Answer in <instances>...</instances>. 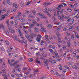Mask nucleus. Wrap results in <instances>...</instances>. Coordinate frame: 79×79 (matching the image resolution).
Here are the masks:
<instances>
[{
  "mask_svg": "<svg viewBox=\"0 0 79 79\" xmlns=\"http://www.w3.org/2000/svg\"><path fill=\"white\" fill-rule=\"evenodd\" d=\"M44 65L45 66H48V63H47V62H46V63H45Z\"/></svg>",
  "mask_w": 79,
  "mask_h": 79,
  "instance_id": "c85d7f7f",
  "label": "nucleus"
},
{
  "mask_svg": "<svg viewBox=\"0 0 79 79\" xmlns=\"http://www.w3.org/2000/svg\"><path fill=\"white\" fill-rule=\"evenodd\" d=\"M71 39H74L75 38L76 39V37H74V35H73L71 36Z\"/></svg>",
  "mask_w": 79,
  "mask_h": 79,
  "instance_id": "f8f14e48",
  "label": "nucleus"
},
{
  "mask_svg": "<svg viewBox=\"0 0 79 79\" xmlns=\"http://www.w3.org/2000/svg\"><path fill=\"white\" fill-rule=\"evenodd\" d=\"M21 12H19L18 13V15L19 16H20V15H21Z\"/></svg>",
  "mask_w": 79,
  "mask_h": 79,
  "instance_id": "f704fd0d",
  "label": "nucleus"
},
{
  "mask_svg": "<svg viewBox=\"0 0 79 79\" xmlns=\"http://www.w3.org/2000/svg\"><path fill=\"white\" fill-rule=\"evenodd\" d=\"M40 27H42V24H40Z\"/></svg>",
  "mask_w": 79,
  "mask_h": 79,
  "instance_id": "774afa93",
  "label": "nucleus"
},
{
  "mask_svg": "<svg viewBox=\"0 0 79 79\" xmlns=\"http://www.w3.org/2000/svg\"><path fill=\"white\" fill-rule=\"evenodd\" d=\"M27 68H23V69H24V70H27Z\"/></svg>",
  "mask_w": 79,
  "mask_h": 79,
  "instance_id": "603ef678",
  "label": "nucleus"
},
{
  "mask_svg": "<svg viewBox=\"0 0 79 79\" xmlns=\"http://www.w3.org/2000/svg\"><path fill=\"white\" fill-rule=\"evenodd\" d=\"M32 12L33 14L35 15V13H36V12H35V10H32Z\"/></svg>",
  "mask_w": 79,
  "mask_h": 79,
  "instance_id": "1a4fd4ad",
  "label": "nucleus"
},
{
  "mask_svg": "<svg viewBox=\"0 0 79 79\" xmlns=\"http://www.w3.org/2000/svg\"><path fill=\"white\" fill-rule=\"evenodd\" d=\"M7 77V76H5V78L4 79H8V78H6Z\"/></svg>",
  "mask_w": 79,
  "mask_h": 79,
  "instance_id": "bf43d9fd",
  "label": "nucleus"
},
{
  "mask_svg": "<svg viewBox=\"0 0 79 79\" xmlns=\"http://www.w3.org/2000/svg\"><path fill=\"white\" fill-rule=\"evenodd\" d=\"M13 37L14 39V40H17V39H18L17 38V36H16L15 35H14L13 36Z\"/></svg>",
  "mask_w": 79,
  "mask_h": 79,
  "instance_id": "39448f33",
  "label": "nucleus"
},
{
  "mask_svg": "<svg viewBox=\"0 0 79 79\" xmlns=\"http://www.w3.org/2000/svg\"><path fill=\"white\" fill-rule=\"evenodd\" d=\"M61 6H62V7H64L63 5H59L58 6V8H61Z\"/></svg>",
  "mask_w": 79,
  "mask_h": 79,
  "instance_id": "0eeeda50",
  "label": "nucleus"
},
{
  "mask_svg": "<svg viewBox=\"0 0 79 79\" xmlns=\"http://www.w3.org/2000/svg\"><path fill=\"white\" fill-rule=\"evenodd\" d=\"M45 6H48V4H47V2H46L43 4Z\"/></svg>",
  "mask_w": 79,
  "mask_h": 79,
  "instance_id": "9b49d317",
  "label": "nucleus"
},
{
  "mask_svg": "<svg viewBox=\"0 0 79 79\" xmlns=\"http://www.w3.org/2000/svg\"><path fill=\"white\" fill-rule=\"evenodd\" d=\"M29 61H30V62H32V61H33V59H30V60H29Z\"/></svg>",
  "mask_w": 79,
  "mask_h": 79,
  "instance_id": "864d4df0",
  "label": "nucleus"
},
{
  "mask_svg": "<svg viewBox=\"0 0 79 79\" xmlns=\"http://www.w3.org/2000/svg\"><path fill=\"white\" fill-rule=\"evenodd\" d=\"M10 23H11V24H12V25H13V24H14V22H13V21H11L10 22Z\"/></svg>",
  "mask_w": 79,
  "mask_h": 79,
  "instance_id": "bb28decb",
  "label": "nucleus"
},
{
  "mask_svg": "<svg viewBox=\"0 0 79 79\" xmlns=\"http://www.w3.org/2000/svg\"><path fill=\"white\" fill-rule=\"evenodd\" d=\"M61 4L62 5H64V6H66L67 5H66L65 3H61Z\"/></svg>",
  "mask_w": 79,
  "mask_h": 79,
  "instance_id": "cd10ccee",
  "label": "nucleus"
},
{
  "mask_svg": "<svg viewBox=\"0 0 79 79\" xmlns=\"http://www.w3.org/2000/svg\"><path fill=\"white\" fill-rule=\"evenodd\" d=\"M61 29H60V28H57V31H60Z\"/></svg>",
  "mask_w": 79,
  "mask_h": 79,
  "instance_id": "5fc2aeb1",
  "label": "nucleus"
},
{
  "mask_svg": "<svg viewBox=\"0 0 79 79\" xmlns=\"http://www.w3.org/2000/svg\"><path fill=\"white\" fill-rule=\"evenodd\" d=\"M60 10L57 11V15L59 16L60 15V14H59V13H60Z\"/></svg>",
  "mask_w": 79,
  "mask_h": 79,
  "instance_id": "f3484780",
  "label": "nucleus"
},
{
  "mask_svg": "<svg viewBox=\"0 0 79 79\" xmlns=\"http://www.w3.org/2000/svg\"><path fill=\"white\" fill-rule=\"evenodd\" d=\"M10 0H7V1L6 2L7 3V4H10Z\"/></svg>",
  "mask_w": 79,
  "mask_h": 79,
  "instance_id": "2eb2a0df",
  "label": "nucleus"
},
{
  "mask_svg": "<svg viewBox=\"0 0 79 79\" xmlns=\"http://www.w3.org/2000/svg\"><path fill=\"white\" fill-rule=\"evenodd\" d=\"M68 60H69V59H71V57H68Z\"/></svg>",
  "mask_w": 79,
  "mask_h": 79,
  "instance_id": "338daca9",
  "label": "nucleus"
},
{
  "mask_svg": "<svg viewBox=\"0 0 79 79\" xmlns=\"http://www.w3.org/2000/svg\"><path fill=\"white\" fill-rule=\"evenodd\" d=\"M25 37L30 42H31V41H32V40L31 38V36L29 35H25Z\"/></svg>",
  "mask_w": 79,
  "mask_h": 79,
  "instance_id": "f257e3e1",
  "label": "nucleus"
},
{
  "mask_svg": "<svg viewBox=\"0 0 79 79\" xmlns=\"http://www.w3.org/2000/svg\"><path fill=\"white\" fill-rule=\"evenodd\" d=\"M2 13H5V10H3L2 11Z\"/></svg>",
  "mask_w": 79,
  "mask_h": 79,
  "instance_id": "473e14b6",
  "label": "nucleus"
},
{
  "mask_svg": "<svg viewBox=\"0 0 79 79\" xmlns=\"http://www.w3.org/2000/svg\"><path fill=\"white\" fill-rule=\"evenodd\" d=\"M55 74H56V75H58V73L57 72H56L55 73Z\"/></svg>",
  "mask_w": 79,
  "mask_h": 79,
  "instance_id": "e2e57ef3",
  "label": "nucleus"
},
{
  "mask_svg": "<svg viewBox=\"0 0 79 79\" xmlns=\"http://www.w3.org/2000/svg\"><path fill=\"white\" fill-rule=\"evenodd\" d=\"M63 11H64V9H63L61 11V12H63Z\"/></svg>",
  "mask_w": 79,
  "mask_h": 79,
  "instance_id": "4d7b16f0",
  "label": "nucleus"
},
{
  "mask_svg": "<svg viewBox=\"0 0 79 79\" xmlns=\"http://www.w3.org/2000/svg\"><path fill=\"white\" fill-rule=\"evenodd\" d=\"M33 35L35 36V37H38V35H36L35 34H34Z\"/></svg>",
  "mask_w": 79,
  "mask_h": 79,
  "instance_id": "79ce46f5",
  "label": "nucleus"
},
{
  "mask_svg": "<svg viewBox=\"0 0 79 79\" xmlns=\"http://www.w3.org/2000/svg\"><path fill=\"white\" fill-rule=\"evenodd\" d=\"M29 17H30V18H31H31H32V15H29Z\"/></svg>",
  "mask_w": 79,
  "mask_h": 79,
  "instance_id": "69168bd1",
  "label": "nucleus"
},
{
  "mask_svg": "<svg viewBox=\"0 0 79 79\" xmlns=\"http://www.w3.org/2000/svg\"><path fill=\"white\" fill-rule=\"evenodd\" d=\"M34 72L35 73H37L38 72V70H34Z\"/></svg>",
  "mask_w": 79,
  "mask_h": 79,
  "instance_id": "5701e85b",
  "label": "nucleus"
},
{
  "mask_svg": "<svg viewBox=\"0 0 79 79\" xmlns=\"http://www.w3.org/2000/svg\"><path fill=\"white\" fill-rule=\"evenodd\" d=\"M30 3H31L30 2H28L26 4L27 5H29V4H30Z\"/></svg>",
  "mask_w": 79,
  "mask_h": 79,
  "instance_id": "72a5a7b5",
  "label": "nucleus"
},
{
  "mask_svg": "<svg viewBox=\"0 0 79 79\" xmlns=\"http://www.w3.org/2000/svg\"><path fill=\"white\" fill-rule=\"evenodd\" d=\"M52 3V2L51 3H50L47 2L48 6V5H51Z\"/></svg>",
  "mask_w": 79,
  "mask_h": 79,
  "instance_id": "2f4dec72",
  "label": "nucleus"
},
{
  "mask_svg": "<svg viewBox=\"0 0 79 79\" xmlns=\"http://www.w3.org/2000/svg\"><path fill=\"white\" fill-rule=\"evenodd\" d=\"M16 40H17V41H19V42H21V40H20V39H19V38H17Z\"/></svg>",
  "mask_w": 79,
  "mask_h": 79,
  "instance_id": "412c9836",
  "label": "nucleus"
},
{
  "mask_svg": "<svg viewBox=\"0 0 79 79\" xmlns=\"http://www.w3.org/2000/svg\"><path fill=\"white\" fill-rule=\"evenodd\" d=\"M32 23H34L35 24H36L37 23V22H36V21L34 20H33L32 21Z\"/></svg>",
  "mask_w": 79,
  "mask_h": 79,
  "instance_id": "6ab92c4d",
  "label": "nucleus"
},
{
  "mask_svg": "<svg viewBox=\"0 0 79 79\" xmlns=\"http://www.w3.org/2000/svg\"><path fill=\"white\" fill-rule=\"evenodd\" d=\"M19 65L17 64V66H15V68H19Z\"/></svg>",
  "mask_w": 79,
  "mask_h": 79,
  "instance_id": "dca6fc26",
  "label": "nucleus"
},
{
  "mask_svg": "<svg viewBox=\"0 0 79 79\" xmlns=\"http://www.w3.org/2000/svg\"><path fill=\"white\" fill-rule=\"evenodd\" d=\"M21 6H22V7L23 6V2H22L21 3Z\"/></svg>",
  "mask_w": 79,
  "mask_h": 79,
  "instance_id": "c03bdc74",
  "label": "nucleus"
},
{
  "mask_svg": "<svg viewBox=\"0 0 79 79\" xmlns=\"http://www.w3.org/2000/svg\"><path fill=\"white\" fill-rule=\"evenodd\" d=\"M70 44H71V43H70V42H69V43L68 44V47H71V46L70 45Z\"/></svg>",
  "mask_w": 79,
  "mask_h": 79,
  "instance_id": "b1692460",
  "label": "nucleus"
},
{
  "mask_svg": "<svg viewBox=\"0 0 79 79\" xmlns=\"http://www.w3.org/2000/svg\"><path fill=\"white\" fill-rule=\"evenodd\" d=\"M34 25L31 24H30V26L31 27H34Z\"/></svg>",
  "mask_w": 79,
  "mask_h": 79,
  "instance_id": "a211bd4d",
  "label": "nucleus"
},
{
  "mask_svg": "<svg viewBox=\"0 0 79 79\" xmlns=\"http://www.w3.org/2000/svg\"><path fill=\"white\" fill-rule=\"evenodd\" d=\"M15 61V60H13V59H12V60H11V63H12V62H14V61Z\"/></svg>",
  "mask_w": 79,
  "mask_h": 79,
  "instance_id": "a18cd8bd",
  "label": "nucleus"
},
{
  "mask_svg": "<svg viewBox=\"0 0 79 79\" xmlns=\"http://www.w3.org/2000/svg\"><path fill=\"white\" fill-rule=\"evenodd\" d=\"M23 31L25 33H26V34L28 33V32L27 31H26V30H24Z\"/></svg>",
  "mask_w": 79,
  "mask_h": 79,
  "instance_id": "58836bf2",
  "label": "nucleus"
},
{
  "mask_svg": "<svg viewBox=\"0 0 79 79\" xmlns=\"http://www.w3.org/2000/svg\"><path fill=\"white\" fill-rule=\"evenodd\" d=\"M16 4H15V3L13 4V7H15V6H16Z\"/></svg>",
  "mask_w": 79,
  "mask_h": 79,
  "instance_id": "8fccbe9b",
  "label": "nucleus"
},
{
  "mask_svg": "<svg viewBox=\"0 0 79 79\" xmlns=\"http://www.w3.org/2000/svg\"><path fill=\"white\" fill-rule=\"evenodd\" d=\"M18 63V61H16L13 64H11L10 65L11 66H15Z\"/></svg>",
  "mask_w": 79,
  "mask_h": 79,
  "instance_id": "f03ea898",
  "label": "nucleus"
},
{
  "mask_svg": "<svg viewBox=\"0 0 79 79\" xmlns=\"http://www.w3.org/2000/svg\"><path fill=\"white\" fill-rule=\"evenodd\" d=\"M36 40L37 41V42H40V38L37 37Z\"/></svg>",
  "mask_w": 79,
  "mask_h": 79,
  "instance_id": "9d476101",
  "label": "nucleus"
},
{
  "mask_svg": "<svg viewBox=\"0 0 79 79\" xmlns=\"http://www.w3.org/2000/svg\"><path fill=\"white\" fill-rule=\"evenodd\" d=\"M16 11V9H15V10L14 9H12L11 10V12H15V11Z\"/></svg>",
  "mask_w": 79,
  "mask_h": 79,
  "instance_id": "6e6552de",
  "label": "nucleus"
},
{
  "mask_svg": "<svg viewBox=\"0 0 79 79\" xmlns=\"http://www.w3.org/2000/svg\"><path fill=\"white\" fill-rule=\"evenodd\" d=\"M0 61H1V63H2V62H3V59H0Z\"/></svg>",
  "mask_w": 79,
  "mask_h": 79,
  "instance_id": "052dcab7",
  "label": "nucleus"
},
{
  "mask_svg": "<svg viewBox=\"0 0 79 79\" xmlns=\"http://www.w3.org/2000/svg\"><path fill=\"white\" fill-rule=\"evenodd\" d=\"M76 66L75 65L73 66V68H76Z\"/></svg>",
  "mask_w": 79,
  "mask_h": 79,
  "instance_id": "6e6d98bb",
  "label": "nucleus"
},
{
  "mask_svg": "<svg viewBox=\"0 0 79 79\" xmlns=\"http://www.w3.org/2000/svg\"><path fill=\"white\" fill-rule=\"evenodd\" d=\"M55 55H56V56H58V53H55Z\"/></svg>",
  "mask_w": 79,
  "mask_h": 79,
  "instance_id": "ea45409f",
  "label": "nucleus"
},
{
  "mask_svg": "<svg viewBox=\"0 0 79 79\" xmlns=\"http://www.w3.org/2000/svg\"><path fill=\"white\" fill-rule=\"evenodd\" d=\"M63 72H64V73H66V69H64L63 70Z\"/></svg>",
  "mask_w": 79,
  "mask_h": 79,
  "instance_id": "49530a36",
  "label": "nucleus"
},
{
  "mask_svg": "<svg viewBox=\"0 0 79 79\" xmlns=\"http://www.w3.org/2000/svg\"><path fill=\"white\" fill-rule=\"evenodd\" d=\"M49 50L50 52H53V50L51 49H49Z\"/></svg>",
  "mask_w": 79,
  "mask_h": 79,
  "instance_id": "7c9ffc66",
  "label": "nucleus"
},
{
  "mask_svg": "<svg viewBox=\"0 0 79 79\" xmlns=\"http://www.w3.org/2000/svg\"><path fill=\"white\" fill-rule=\"evenodd\" d=\"M59 69H60V70H62V68H62V66H61V65L59 64Z\"/></svg>",
  "mask_w": 79,
  "mask_h": 79,
  "instance_id": "ddd939ff",
  "label": "nucleus"
},
{
  "mask_svg": "<svg viewBox=\"0 0 79 79\" xmlns=\"http://www.w3.org/2000/svg\"><path fill=\"white\" fill-rule=\"evenodd\" d=\"M21 19L22 21H21V22H24L25 21V20H23V19Z\"/></svg>",
  "mask_w": 79,
  "mask_h": 79,
  "instance_id": "13d9d810",
  "label": "nucleus"
},
{
  "mask_svg": "<svg viewBox=\"0 0 79 79\" xmlns=\"http://www.w3.org/2000/svg\"><path fill=\"white\" fill-rule=\"evenodd\" d=\"M47 27H48L49 28H50V29L52 27V26L50 24H49L48 25H47Z\"/></svg>",
  "mask_w": 79,
  "mask_h": 79,
  "instance_id": "423d86ee",
  "label": "nucleus"
},
{
  "mask_svg": "<svg viewBox=\"0 0 79 79\" xmlns=\"http://www.w3.org/2000/svg\"><path fill=\"white\" fill-rule=\"evenodd\" d=\"M1 50H2V51H5V49H4V48H1Z\"/></svg>",
  "mask_w": 79,
  "mask_h": 79,
  "instance_id": "a878e982",
  "label": "nucleus"
},
{
  "mask_svg": "<svg viewBox=\"0 0 79 79\" xmlns=\"http://www.w3.org/2000/svg\"><path fill=\"white\" fill-rule=\"evenodd\" d=\"M53 63H52V64H54V63H56V61L55 60H53L52 61Z\"/></svg>",
  "mask_w": 79,
  "mask_h": 79,
  "instance_id": "4468645a",
  "label": "nucleus"
},
{
  "mask_svg": "<svg viewBox=\"0 0 79 79\" xmlns=\"http://www.w3.org/2000/svg\"><path fill=\"white\" fill-rule=\"evenodd\" d=\"M18 18H19V15H18V14H17V16H15V18H18Z\"/></svg>",
  "mask_w": 79,
  "mask_h": 79,
  "instance_id": "c9c22d12",
  "label": "nucleus"
},
{
  "mask_svg": "<svg viewBox=\"0 0 79 79\" xmlns=\"http://www.w3.org/2000/svg\"><path fill=\"white\" fill-rule=\"evenodd\" d=\"M40 11H41V12H42V11H43L44 10H42V9H40Z\"/></svg>",
  "mask_w": 79,
  "mask_h": 79,
  "instance_id": "de8ad7c7",
  "label": "nucleus"
},
{
  "mask_svg": "<svg viewBox=\"0 0 79 79\" xmlns=\"http://www.w3.org/2000/svg\"><path fill=\"white\" fill-rule=\"evenodd\" d=\"M45 37L47 39V38H48V35H45Z\"/></svg>",
  "mask_w": 79,
  "mask_h": 79,
  "instance_id": "37998d69",
  "label": "nucleus"
},
{
  "mask_svg": "<svg viewBox=\"0 0 79 79\" xmlns=\"http://www.w3.org/2000/svg\"><path fill=\"white\" fill-rule=\"evenodd\" d=\"M36 62L37 63H38V64H40V63H41L40 62V61L38 60L36 61Z\"/></svg>",
  "mask_w": 79,
  "mask_h": 79,
  "instance_id": "4be33fe9",
  "label": "nucleus"
},
{
  "mask_svg": "<svg viewBox=\"0 0 79 79\" xmlns=\"http://www.w3.org/2000/svg\"><path fill=\"white\" fill-rule=\"evenodd\" d=\"M56 18L55 19H53V21H56Z\"/></svg>",
  "mask_w": 79,
  "mask_h": 79,
  "instance_id": "0e129e2a",
  "label": "nucleus"
},
{
  "mask_svg": "<svg viewBox=\"0 0 79 79\" xmlns=\"http://www.w3.org/2000/svg\"><path fill=\"white\" fill-rule=\"evenodd\" d=\"M6 22V23L7 24V25H8L7 26L8 27L9 26V20H8V19L7 20Z\"/></svg>",
  "mask_w": 79,
  "mask_h": 79,
  "instance_id": "20e7f679",
  "label": "nucleus"
},
{
  "mask_svg": "<svg viewBox=\"0 0 79 79\" xmlns=\"http://www.w3.org/2000/svg\"><path fill=\"white\" fill-rule=\"evenodd\" d=\"M4 16H5L6 17V16H8V14H4Z\"/></svg>",
  "mask_w": 79,
  "mask_h": 79,
  "instance_id": "680f3d73",
  "label": "nucleus"
},
{
  "mask_svg": "<svg viewBox=\"0 0 79 79\" xmlns=\"http://www.w3.org/2000/svg\"><path fill=\"white\" fill-rule=\"evenodd\" d=\"M19 77H23V75H21L19 74Z\"/></svg>",
  "mask_w": 79,
  "mask_h": 79,
  "instance_id": "3c124183",
  "label": "nucleus"
},
{
  "mask_svg": "<svg viewBox=\"0 0 79 79\" xmlns=\"http://www.w3.org/2000/svg\"><path fill=\"white\" fill-rule=\"evenodd\" d=\"M56 8V10H58V11H60V10H61V8Z\"/></svg>",
  "mask_w": 79,
  "mask_h": 79,
  "instance_id": "393cba45",
  "label": "nucleus"
},
{
  "mask_svg": "<svg viewBox=\"0 0 79 79\" xmlns=\"http://www.w3.org/2000/svg\"><path fill=\"white\" fill-rule=\"evenodd\" d=\"M6 34H9V32L8 31H6Z\"/></svg>",
  "mask_w": 79,
  "mask_h": 79,
  "instance_id": "09e8293b",
  "label": "nucleus"
},
{
  "mask_svg": "<svg viewBox=\"0 0 79 79\" xmlns=\"http://www.w3.org/2000/svg\"><path fill=\"white\" fill-rule=\"evenodd\" d=\"M1 17L2 18V19H1V21H2L3 19H5V15H2L1 16Z\"/></svg>",
  "mask_w": 79,
  "mask_h": 79,
  "instance_id": "7ed1b4c3",
  "label": "nucleus"
},
{
  "mask_svg": "<svg viewBox=\"0 0 79 79\" xmlns=\"http://www.w3.org/2000/svg\"><path fill=\"white\" fill-rule=\"evenodd\" d=\"M18 32L20 34H22L21 32V31H20V30H19Z\"/></svg>",
  "mask_w": 79,
  "mask_h": 79,
  "instance_id": "e433bc0d",
  "label": "nucleus"
},
{
  "mask_svg": "<svg viewBox=\"0 0 79 79\" xmlns=\"http://www.w3.org/2000/svg\"><path fill=\"white\" fill-rule=\"evenodd\" d=\"M15 23L16 24L15 25V26H16V25L18 24V22H15Z\"/></svg>",
  "mask_w": 79,
  "mask_h": 79,
  "instance_id": "a19ab883",
  "label": "nucleus"
},
{
  "mask_svg": "<svg viewBox=\"0 0 79 79\" xmlns=\"http://www.w3.org/2000/svg\"><path fill=\"white\" fill-rule=\"evenodd\" d=\"M34 29H35V31H36V32H38V29L37 28H34Z\"/></svg>",
  "mask_w": 79,
  "mask_h": 79,
  "instance_id": "c756f323",
  "label": "nucleus"
},
{
  "mask_svg": "<svg viewBox=\"0 0 79 79\" xmlns=\"http://www.w3.org/2000/svg\"><path fill=\"white\" fill-rule=\"evenodd\" d=\"M58 18H59V19H63V18H62V17H61L60 16H58Z\"/></svg>",
  "mask_w": 79,
  "mask_h": 79,
  "instance_id": "aec40b11",
  "label": "nucleus"
},
{
  "mask_svg": "<svg viewBox=\"0 0 79 79\" xmlns=\"http://www.w3.org/2000/svg\"><path fill=\"white\" fill-rule=\"evenodd\" d=\"M38 37H39L40 38H41L42 37V36L40 35H38Z\"/></svg>",
  "mask_w": 79,
  "mask_h": 79,
  "instance_id": "4c0bfd02",
  "label": "nucleus"
}]
</instances>
